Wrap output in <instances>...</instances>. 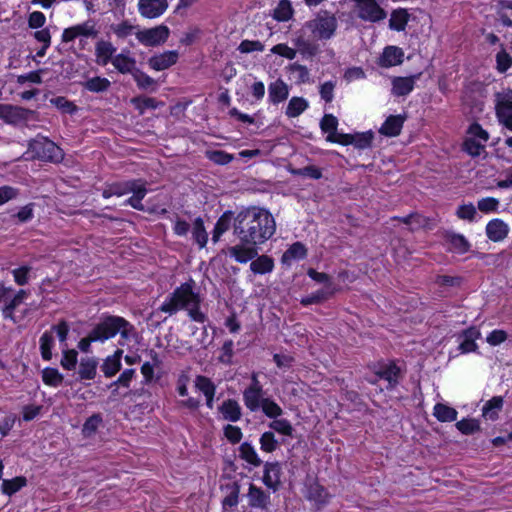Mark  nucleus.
<instances>
[{"label": "nucleus", "mask_w": 512, "mask_h": 512, "mask_svg": "<svg viewBox=\"0 0 512 512\" xmlns=\"http://www.w3.org/2000/svg\"><path fill=\"white\" fill-rule=\"evenodd\" d=\"M282 466L278 461L265 462L263 469L262 481L264 485L272 489L274 492L278 491L281 486Z\"/></svg>", "instance_id": "12"}, {"label": "nucleus", "mask_w": 512, "mask_h": 512, "mask_svg": "<svg viewBox=\"0 0 512 512\" xmlns=\"http://www.w3.org/2000/svg\"><path fill=\"white\" fill-rule=\"evenodd\" d=\"M97 31L95 26L91 24L89 21L76 24L65 28L62 32L61 41L63 43L73 42L76 38L79 37H96Z\"/></svg>", "instance_id": "11"}, {"label": "nucleus", "mask_w": 512, "mask_h": 512, "mask_svg": "<svg viewBox=\"0 0 512 512\" xmlns=\"http://www.w3.org/2000/svg\"><path fill=\"white\" fill-rule=\"evenodd\" d=\"M308 250L302 242H294L281 256L283 265H291L292 261L303 260L307 257Z\"/></svg>", "instance_id": "26"}, {"label": "nucleus", "mask_w": 512, "mask_h": 512, "mask_svg": "<svg viewBox=\"0 0 512 512\" xmlns=\"http://www.w3.org/2000/svg\"><path fill=\"white\" fill-rule=\"evenodd\" d=\"M468 137H474V139H479L482 142H488L490 136L487 130H485L478 122H473L468 126L466 131Z\"/></svg>", "instance_id": "64"}, {"label": "nucleus", "mask_w": 512, "mask_h": 512, "mask_svg": "<svg viewBox=\"0 0 512 512\" xmlns=\"http://www.w3.org/2000/svg\"><path fill=\"white\" fill-rule=\"evenodd\" d=\"M53 347L54 337L51 332L45 331L40 337V352L44 360L49 361L52 359Z\"/></svg>", "instance_id": "51"}, {"label": "nucleus", "mask_w": 512, "mask_h": 512, "mask_svg": "<svg viewBox=\"0 0 512 512\" xmlns=\"http://www.w3.org/2000/svg\"><path fill=\"white\" fill-rule=\"evenodd\" d=\"M456 428L463 435H472L481 430L480 423L474 418H463L456 423Z\"/></svg>", "instance_id": "54"}, {"label": "nucleus", "mask_w": 512, "mask_h": 512, "mask_svg": "<svg viewBox=\"0 0 512 512\" xmlns=\"http://www.w3.org/2000/svg\"><path fill=\"white\" fill-rule=\"evenodd\" d=\"M375 378L367 379L371 385H376L378 380L387 382L386 390L392 391L398 387L403 378V371L396 360H380L370 366Z\"/></svg>", "instance_id": "4"}, {"label": "nucleus", "mask_w": 512, "mask_h": 512, "mask_svg": "<svg viewBox=\"0 0 512 512\" xmlns=\"http://www.w3.org/2000/svg\"><path fill=\"white\" fill-rule=\"evenodd\" d=\"M330 495L326 488L319 483L310 485L308 489V499L314 501L318 505H326L329 502Z\"/></svg>", "instance_id": "40"}, {"label": "nucleus", "mask_w": 512, "mask_h": 512, "mask_svg": "<svg viewBox=\"0 0 512 512\" xmlns=\"http://www.w3.org/2000/svg\"><path fill=\"white\" fill-rule=\"evenodd\" d=\"M50 103L63 114L73 115L78 110V107L64 96L53 97L50 99Z\"/></svg>", "instance_id": "52"}, {"label": "nucleus", "mask_w": 512, "mask_h": 512, "mask_svg": "<svg viewBox=\"0 0 512 512\" xmlns=\"http://www.w3.org/2000/svg\"><path fill=\"white\" fill-rule=\"evenodd\" d=\"M179 54L175 50L165 51L149 58L148 64L155 71H163L177 63Z\"/></svg>", "instance_id": "16"}, {"label": "nucleus", "mask_w": 512, "mask_h": 512, "mask_svg": "<svg viewBox=\"0 0 512 512\" xmlns=\"http://www.w3.org/2000/svg\"><path fill=\"white\" fill-rule=\"evenodd\" d=\"M263 386L258 379V373L251 374V382L243 391V401L246 408L251 412H256L262 406L264 400Z\"/></svg>", "instance_id": "7"}, {"label": "nucleus", "mask_w": 512, "mask_h": 512, "mask_svg": "<svg viewBox=\"0 0 512 512\" xmlns=\"http://www.w3.org/2000/svg\"><path fill=\"white\" fill-rule=\"evenodd\" d=\"M406 117L403 115H390L382 124L379 132L387 137H397L401 134Z\"/></svg>", "instance_id": "20"}, {"label": "nucleus", "mask_w": 512, "mask_h": 512, "mask_svg": "<svg viewBox=\"0 0 512 512\" xmlns=\"http://www.w3.org/2000/svg\"><path fill=\"white\" fill-rule=\"evenodd\" d=\"M357 17L370 23H378L387 17V12L382 8L377 0H361L355 5Z\"/></svg>", "instance_id": "8"}, {"label": "nucleus", "mask_w": 512, "mask_h": 512, "mask_svg": "<svg viewBox=\"0 0 512 512\" xmlns=\"http://www.w3.org/2000/svg\"><path fill=\"white\" fill-rule=\"evenodd\" d=\"M22 116V111L19 108L7 104H0V119L5 122L16 123L22 119Z\"/></svg>", "instance_id": "49"}, {"label": "nucleus", "mask_w": 512, "mask_h": 512, "mask_svg": "<svg viewBox=\"0 0 512 512\" xmlns=\"http://www.w3.org/2000/svg\"><path fill=\"white\" fill-rule=\"evenodd\" d=\"M167 7V0H139L138 3L140 14L149 19L161 16Z\"/></svg>", "instance_id": "15"}, {"label": "nucleus", "mask_w": 512, "mask_h": 512, "mask_svg": "<svg viewBox=\"0 0 512 512\" xmlns=\"http://www.w3.org/2000/svg\"><path fill=\"white\" fill-rule=\"evenodd\" d=\"M289 96V87L282 80L277 79L268 86V100L274 105L284 102Z\"/></svg>", "instance_id": "19"}, {"label": "nucleus", "mask_w": 512, "mask_h": 512, "mask_svg": "<svg viewBox=\"0 0 512 512\" xmlns=\"http://www.w3.org/2000/svg\"><path fill=\"white\" fill-rule=\"evenodd\" d=\"M404 61V51L394 45L386 46L378 58L377 64L382 68H390L401 65Z\"/></svg>", "instance_id": "13"}, {"label": "nucleus", "mask_w": 512, "mask_h": 512, "mask_svg": "<svg viewBox=\"0 0 512 512\" xmlns=\"http://www.w3.org/2000/svg\"><path fill=\"white\" fill-rule=\"evenodd\" d=\"M409 18L410 15L406 9H395L392 11L389 19V28L397 32L404 31L409 22Z\"/></svg>", "instance_id": "34"}, {"label": "nucleus", "mask_w": 512, "mask_h": 512, "mask_svg": "<svg viewBox=\"0 0 512 512\" xmlns=\"http://www.w3.org/2000/svg\"><path fill=\"white\" fill-rule=\"evenodd\" d=\"M223 433L227 441L232 445L238 444L243 438L241 428L232 424L225 425Z\"/></svg>", "instance_id": "62"}, {"label": "nucleus", "mask_w": 512, "mask_h": 512, "mask_svg": "<svg viewBox=\"0 0 512 512\" xmlns=\"http://www.w3.org/2000/svg\"><path fill=\"white\" fill-rule=\"evenodd\" d=\"M336 291H337L336 288H331V289L321 288V289H318L317 291L311 293L310 295L302 297L301 300H300V304L303 307H307V306H310V305H313V304H321L324 301H326L329 298H331L335 294Z\"/></svg>", "instance_id": "32"}, {"label": "nucleus", "mask_w": 512, "mask_h": 512, "mask_svg": "<svg viewBox=\"0 0 512 512\" xmlns=\"http://www.w3.org/2000/svg\"><path fill=\"white\" fill-rule=\"evenodd\" d=\"M64 380L63 375L57 368L46 367L42 370V381L45 385L50 387H59Z\"/></svg>", "instance_id": "45"}, {"label": "nucleus", "mask_w": 512, "mask_h": 512, "mask_svg": "<svg viewBox=\"0 0 512 512\" xmlns=\"http://www.w3.org/2000/svg\"><path fill=\"white\" fill-rule=\"evenodd\" d=\"M289 80L293 81L296 85H302L310 82V71L305 66L298 62L288 64L286 67Z\"/></svg>", "instance_id": "24"}, {"label": "nucleus", "mask_w": 512, "mask_h": 512, "mask_svg": "<svg viewBox=\"0 0 512 512\" xmlns=\"http://www.w3.org/2000/svg\"><path fill=\"white\" fill-rule=\"evenodd\" d=\"M206 157L217 165H227L234 160V156L224 150H208Z\"/></svg>", "instance_id": "56"}, {"label": "nucleus", "mask_w": 512, "mask_h": 512, "mask_svg": "<svg viewBox=\"0 0 512 512\" xmlns=\"http://www.w3.org/2000/svg\"><path fill=\"white\" fill-rule=\"evenodd\" d=\"M169 35V28L165 25H159L153 28L139 31L136 34V37L143 45L154 47L165 43Z\"/></svg>", "instance_id": "9"}, {"label": "nucleus", "mask_w": 512, "mask_h": 512, "mask_svg": "<svg viewBox=\"0 0 512 512\" xmlns=\"http://www.w3.org/2000/svg\"><path fill=\"white\" fill-rule=\"evenodd\" d=\"M132 77L139 89H151L152 91L156 89V81L151 76L146 74L144 71L137 68L132 72Z\"/></svg>", "instance_id": "46"}, {"label": "nucleus", "mask_w": 512, "mask_h": 512, "mask_svg": "<svg viewBox=\"0 0 512 512\" xmlns=\"http://www.w3.org/2000/svg\"><path fill=\"white\" fill-rule=\"evenodd\" d=\"M495 113L500 123L509 115H512V98L507 95L498 97L495 104Z\"/></svg>", "instance_id": "43"}, {"label": "nucleus", "mask_w": 512, "mask_h": 512, "mask_svg": "<svg viewBox=\"0 0 512 512\" xmlns=\"http://www.w3.org/2000/svg\"><path fill=\"white\" fill-rule=\"evenodd\" d=\"M259 245L239 241L238 244L228 248V254L236 262L246 264L257 257Z\"/></svg>", "instance_id": "10"}, {"label": "nucleus", "mask_w": 512, "mask_h": 512, "mask_svg": "<svg viewBox=\"0 0 512 512\" xmlns=\"http://www.w3.org/2000/svg\"><path fill=\"white\" fill-rule=\"evenodd\" d=\"M274 268V259L271 256L265 254H258L257 257H255L250 263V270L256 275H265L271 273Z\"/></svg>", "instance_id": "27"}, {"label": "nucleus", "mask_w": 512, "mask_h": 512, "mask_svg": "<svg viewBox=\"0 0 512 512\" xmlns=\"http://www.w3.org/2000/svg\"><path fill=\"white\" fill-rule=\"evenodd\" d=\"M34 40L41 43L42 46L37 50L36 55L38 57H44L47 49L51 45V33L49 28H43L34 32Z\"/></svg>", "instance_id": "48"}, {"label": "nucleus", "mask_w": 512, "mask_h": 512, "mask_svg": "<svg viewBox=\"0 0 512 512\" xmlns=\"http://www.w3.org/2000/svg\"><path fill=\"white\" fill-rule=\"evenodd\" d=\"M433 415L440 422H453L457 419L458 412L453 407L437 403L434 405Z\"/></svg>", "instance_id": "38"}, {"label": "nucleus", "mask_w": 512, "mask_h": 512, "mask_svg": "<svg viewBox=\"0 0 512 512\" xmlns=\"http://www.w3.org/2000/svg\"><path fill=\"white\" fill-rule=\"evenodd\" d=\"M219 412L223 418L230 422H237L241 419L242 410L235 399H226L219 406Z\"/></svg>", "instance_id": "30"}, {"label": "nucleus", "mask_w": 512, "mask_h": 512, "mask_svg": "<svg viewBox=\"0 0 512 512\" xmlns=\"http://www.w3.org/2000/svg\"><path fill=\"white\" fill-rule=\"evenodd\" d=\"M275 232V218L266 208L249 206L234 217L233 234L239 241L260 246L271 239Z\"/></svg>", "instance_id": "1"}, {"label": "nucleus", "mask_w": 512, "mask_h": 512, "mask_svg": "<svg viewBox=\"0 0 512 512\" xmlns=\"http://www.w3.org/2000/svg\"><path fill=\"white\" fill-rule=\"evenodd\" d=\"M259 443L260 449L266 453L274 452L279 446V443L272 431H266L262 433L259 439Z\"/></svg>", "instance_id": "57"}, {"label": "nucleus", "mask_w": 512, "mask_h": 512, "mask_svg": "<svg viewBox=\"0 0 512 512\" xmlns=\"http://www.w3.org/2000/svg\"><path fill=\"white\" fill-rule=\"evenodd\" d=\"M192 237L200 249L206 246L208 242V234L205 229L204 221L201 217H197L193 222Z\"/></svg>", "instance_id": "42"}, {"label": "nucleus", "mask_w": 512, "mask_h": 512, "mask_svg": "<svg viewBox=\"0 0 512 512\" xmlns=\"http://www.w3.org/2000/svg\"><path fill=\"white\" fill-rule=\"evenodd\" d=\"M131 103L140 114H143L148 109H156L159 106V102L155 98L147 96L134 97L131 99Z\"/></svg>", "instance_id": "53"}, {"label": "nucleus", "mask_w": 512, "mask_h": 512, "mask_svg": "<svg viewBox=\"0 0 512 512\" xmlns=\"http://www.w3.org/2000/svg\"><path fill=\"white\" fill-rule=\"evenodd\" d=\"M133 195L124 201V205L131 206L138 211H144V205L142 200L148 193L146 188V182L142 179H138L137 184L133 185L131 192Z\"/></svg>", "instance_id": "21"}, {"label": "nucleus", "mask_w": 512, "mask_h": 512, "mask_svg": "<svg viewBox=\"0 0 512 512\" xmlns=\"http://www.w3.org/2000/svg\"><path fill=\"white\" fill-rule=\"evenodd\" d=\"M198 294L194 291V281L190 279L176 287L158 307L157 311L169 316L175 315L178 311L188 308L194 299L197 300Z\"/></svg>", "instance_id": "3"}, {"label": "nucleus", "mask_w": 512, "mask_h": 512, "mask_svg": "<svg viewBox=\"0 0 512 512\" xmlns=\"http://www.w3.org/2000/svg\"><path fill=\"white\" fill-rule=\"evenodd\" d=\"M443 238L449 245L447 248L448 252L463 255L471 249L470 242L462 234L455 233L453 231H445Z\"/></svg>", "instance_id": "14"}, {"label": "nucleus", "mask_w": 512, "mask_h": 512, "mask_svg": "<svg viewBox=\"0 0 512 512\" xmlns=\"http://www.w3.org/2000/svg\"><path fill=\"white\" fill-rule=\"evenodd\" d=\"M269 427L281 435L289 437L293 436L294 428L291 422L287 419L276 418L269 424Z\"/></svg>", "instance_id": "59"}, {"label": "nucleus", "mask_w": 512, "mask_h": 512, "mask_svg": "<svg viewBox=\"0 0 512 512\" xmlns=\"http://www.w3.org/2000/svg\"><path fill=\"white\" fill-rule=\"evenodd\" d=\"M137 182L138 179H132L107 183L102 191V197L104 199H109L113 196L121 197L129 194L131 190H133V185L137 184Z\"/></svg>", "instance_id": "18"}, {"label": "nucleus", "mask_w": 512, "mask_h": 512, "mask_svg": "<svg viewBox=\"0 0 512 512\" xmlns=\"http://www.w3.org/2000/svg\"><path fill=\"white\" fill-rule=\"evenodd\" d=\"M110 86L111 82L107 78L100 76L89 78L83 83V88L92 93L105 92Z\"/></svg>", "instance_id": "41"}, {"label": "nucleus", "mask_w": 512, "mask_h": 512, "mask_svg": "<svg viewBox=\"0 0 512 512\" xmlns=\"http://www.w3.org/2000/svg\"><path fill=\"white\" fill-rule=\"evenodd\" d=\"M78 363V352L75 349H63L60 364L63 369L75 370Z\"/></svg>", "instance_id": "58"}, {"label": "nucleus", "mask_w": 512, "mask_h": 512, "mask_svg": "<svg viewBox=\"0 0 512 512\" xmlns=\"http://www.w3.org/2000/svg\"><path fill=\"white\" fill-rule=\"evenodd\" d=\"M135 327L122 316L103 314L100 321L91 329L98 342L114 338L118 333L121 338L129 339Z\"/></svg>", "instance_id": "2"}, {"label": "nucleus", "mask_w": 512, "mask_h": 512, "mask_svg": "<svg viewBox=\"0 0 512 512\" xmlns=\"http://www.w3.org/2000/svg\"><path fill=\"white\" fill-rule=\"evenodd\" d=\"M62 149L52 140L41 135L34 137V159L57 163L63 159Z\"/></svg>", "instance_id": "6"}, {"label": "nucleus", "mask_w": 512, "mask_h": 512, "mask_svg": "<svg viewBox=\"0 0 512 512\" xmlns=\"http://www.w3.org/2000/svg\"><path fill=\"white\" fill-rule=\"evenodd\" d=\"M338 128V119L333 114H325L320 121V129L323 133L334 135Z\"/></svg>", "instance_id": "63"}, {"label": "nucleus", "mask_w": 512, "mask_h": 512, "mask_svg": "<svg viewBox=\"0 0 512 512\" xmlns=\"http://www.w3.org/2000/svg\"><path fill=\"white\" fill-rule=\"evenodd\" d=\"M509 233L508 225L501 219L490 220L486 225V235L493 242H500Z\"/></svg>", "instance_id": "23"}, {"label": "nucleus", "mask_w": 512, "mask_h": 512, "mask_svg": "<svg viewBox=\"0 0 512 512\" xmlns=\"http://www.w3.org/2000/svg\"><path fill=\"white\" fill-rule=\"evenodd\" d=\"M504 400L502 396H493L483 406V416L491 421L498 419V412L502 409Z\"/></svg>", "instance_id": "35"}, {"label": "nucleus", "mask_w": 512, "mask_h": 512, "mask_svg": "<svg viewBox=\"0 0 512 512\" xmlns=\"http://www.w3.org/2000/svg\"><path fill=\"white\" fill-rule=\"evenodd\" d=\"M294 14V9L289 0H280L273 10V18L278 22L289 21Z\"/></svg>", "instance_id": "39"}, {"label": "nucleus", "mask_w": 512, "mask_h": 512, "mask_svg": "<svg viewBox=\"0 0 512 512\" xmlns=\"http://www.w3.org/2000/svg\"><path fill=\"white\" fill-rule=\"evenodd\" d=\"M239 457L252 467H260L263 461L258 456L254 446L250 442H243L239 446Z\"/></svg>", "instance_id": "31"}, {"label": "nucleus", "mask_w": 512, "mask_h": 512, "mask_svg": "<svg viewBox=\"0 0 512 512\" xmlns=\"http://www.w3.org/2000/svg\"><path fill=\"white\" fill-rule=\"evenodd\" d=\"M202 298L200 294L197 295V300L194 299L191 305L185 310L187 311L188 317L197 323H205L208 321V316L201 310Z\"/></svg>", "instance_id": "44"}, {"label": "nucleus", "mask_w": 512, "mask_h": 512, "mask_svg": "<svg viewBox=\"0 0 512 512\" xmlns=\"http://www.w3.org/2000/svg\"><path fill=\"white\" fill-rule=\"evenodd\" d=\"M194 384L195 388L203 393L204 396L216 393V385L207 376L197 375Z\"/></svg>", "instance_id": "55"}, {"label": "nucleus", "mask_w": 512, "mask_h": 512, "mask_svg": "<svg viewBox=\"0 0 512 512\" xmlns=\"http://www.w3.org/2000/svg\"><path fill=\"white\" fill-rule=\"evenodd\" d=\"M485 143H481L474 139V137H466L462 143V151L471 156L472 158H476L481 155V153L485 150Z\"/></svg>", "instance_id": "47"}, {"label": "nucleus", "mask_w": 512, "mask_h": 512, "mask_svg": "<svg viewBox=\"0 0 512 512\" xmlns=\"http://www.w3.org/2000/svg\"><path fill=\"white\" fill-rule=\"evenodd\" d=\"M495 61L496 70L499 73H506L512 67V56L506 51L503 44L495 56Z\"/></svg>", "instance_id": "50"}, {"label": "nucleus", "mask_w": 512, "mask_h": 512, "mask_svg": "<svg viewBox=\"0 0 512 512\" xmlns=\"http://www.w3.org/2000/svg\"><path fill=\"white\" fill-rule=\"evenodd\" d=\"M249 505L254 508L266 509L270 502V495L262 488L250 484L248 491Z\"/></svg>", "instance_id": "29"}, {"label": "nucleus", "mask_w": 512, "mask_h": 512, "mask_svg": "<svg viewBox=\"0 0 512 512\" xmlns=\"http://www.w3.org/2000/svg\"><path fill=\"white\" fill-rule=\"evenodd\" d=\"M420 73L402 77L396 76L392 79V94L398 97L407 96L415 87V82L419 79Z\"/></svg>", "instance_id": "17"}, {"label": "nucleus", "mask_w": 512, "mask_h": 512, "mask_svg": "<svg viewBox=\"0 0 512 512\" xmlns=\"http://www.w3.org/2000/svg\"><path fill=\"white\" fill-rule=\"evenodd\" d=\"M112 64L115 69L121 74L131 73L137 69L135 67L136 61L134 58L124 55L123 53H119L114 56L112 60Z\"/></svg>", "instance_id": "36"}, {"label": "nucleus", "mask_w": 512, "mask_h": 512, "mask_svg": "<svg viewBox=\"0 0 512 512\" xmlns=\"http://www.w3.org/2000/svg\"><path fill=\"white\" fill-rule=\"evenodd\" d=\"M291 173L295 176L308 177L314 180H318L322 177V170L315 165H307L302 168H295L291 170Z\"/></svg>", "instance_id": "61"}, {"label": "nucleus", "mask_w": 512, "mask_h": 512, "mask_svg": "<svg viewBox=\"0 0 512 512\" xmlns=\"http://www.w3.org/2000/svg\"><path fill=\"white\" fill-rule=\"evenodd\" d=\"M98 362L94 357L82 358L79 364L80 380H93L96 377Z\"/></svg>", "instance_id": "33"}, {"label": "nucleus", "mask_w": 512, "mask_h": 512, "mask_svg": "<svg viewBox=\"0 0 512 512\" xmlns=\"http://www.w3.org/2000/svg\"><path fill=\"white\" fill-rule=\"evenodd\" d=\"M309 107L308 101L303 97H292L287 105L285 114L289 118L300 116Z\"/></svg>", "instance_id": "37"}, {"label": "nucleus", "mask_w": 512, "mask_h": 512, "mask_svg": "<svg viewBox=\"0 0 512 512\" xmlns=\"http://www.w3.org/2000/svg\"><path fill=\"white\" fill-rule=\"evenodd\" d=\"M116 47L109 41L100 40L95 45V55L97 57L98 64L105 66L109 62L112 63Z\"/></svg>", "instance_id": "28"}, {"label": "nucleus", "mask_w": 512, "mask_h": 512, "mask_svg": "<svg viewBox=\"0 0 512 512\" xmlns=\"http://www.w3.org/2000/svg\"><path fill=\"white\" fill-rule=\"evenodd\" d=\"M260 408L263 413L271 419H276L283 414V410L280 405L270 398H266Z\"/></svg>", "instance_id": "60"}, {"label": "nucleus", "mask_w": 512, "mask_h": 512, "mask_svg": "<svg viewBox=\"0 0 512 512\" xmlns=\"http://www.w3.org/2000/svg\"><path fill=\"white\" fill-rule=\"evenodd\" d=\"M305 26L318 39L329 40L334 36L338 22L333 13L328 10H321L314 19L307 21Z\"/></svg>", "instance_id": "5"}, {"label": "nucleus", "mask_w": 512, "mask_h": 512, "mask_svg": "<svg viewBox=\"0 0 512 512\" xmlns=\"http://www.w3.org/2000/svg\"><path fill=\"white\" fill-rule=\"evenodd\" d=\"M123 350L117 349L114 353L103 360L101 364V371L103 372L106 378H111L115 376L122 368V359Z\"/></svg>", "instance_id": "22"}, {"label": "nucleus", "mask_w": 512, "mask_h": 512, "mask_svg": "<svg viewBox=\"0 0 512 512\" xmlns=\"http://www.w3.org/2000/svg\"><path fill=\"white\" fill-rule=\"evenodd\" d=\"M481 336L480 330L475 326H471L462 331L461 337L463 340L459 344V349L462 353L476 352L478 345L476 340Z\"/></svg>", "instance_id": "25"}]
</instances>
